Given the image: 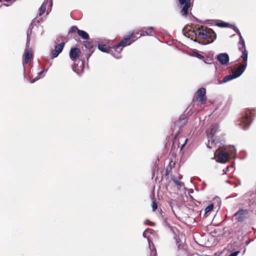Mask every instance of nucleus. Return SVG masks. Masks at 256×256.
Here are the masks:
<instances>
[{"mask_svg":"<svg viewBox=\"0 0 256 256\" xmlns=\"http://www.w3.org/2000/svg\"><path fill=\"white\" fill-rule=\"evenodd\" d=\"M216 26L220 28H231L232 26L227 22L219 20L218 22L216 24Z\"/></svg>","mask_w":256,"mask_h":256,"instance_id":"obj_24","label":"nucleus"},{"mask_svg":"<svg viewBox=\"0 0 256 256\" xmlns=\"http://www.w3.org/2000/svg\"><path fill=\"white\" fill-rule=\"evenodd\" d=\"M242 74V71H241L238 74H232L226 76L222 80V81L218 80H215L212 83L215 84H220L224 83L227 82L233 79L239 77Z\"/></svg>","mask_w":256,"mask_h":256,"instance_id":"obj_7","label":"nucleus"},{"mask_svg":"<svg viewBox=\"0 0 256 256\" xmlns=\"http://www.w3.org/2000/svg\"><path fill=\"white\" fill-rule=\"evenodd\" d=\"M185 32V30H184V29H183V30H182V32H183V33L185 34H184V32Z\"/></svg>","mask_w":256,"mask_h":256,"instance_id":"obj_46","label":"nucleus"},{"mask_svg":"<svg viewBox=\"0 0 256 256\" xmlns=\"http://www.w3.org/2000/svg\"><path fill=\"white\" fill-rule=\"evenodd\" d=\"M116 58H119L120 57H116Z\"/></svg>","mask_w":256,"mask_h":256,"instance_id":"obj_51","label":"nucleus"},{"mask_svg":"<svg viewBox=\"0 0 256 256\" xmlns=\"http://www.w3.org/2000/svg\"><path fill=\"white\" fill-rule=\"evenodd\" d=\"M239 253L240 251H235L234 252H232L229 256H237Z\"/></svg>","mask_w":256,"mask_h":256,"instance_id":"obj_39","label":"nucleus"},{"mask_svg":"<svg viewBox=\"0 0 256 256\" xmlns=\"http://www.w3.org/2000/svg\"><path fill=\"white\" fill-rule=\"evenodd\" d=\"M206 90L204 88H200L197 91V100L200 102L201 104H204L206 102Z\"/></svg>","mask_w":256,"mask_h":256,"instance_id":"obj_13","label":"nucleus"},{"mask_svg":"<svg viewBox=\"0 0 256 256\" xmlns=\"http://www.w3.org/2000/svg\"><path fill=\"white\" fill-rule=\"evenodd\" d=\"M78 34L84 40H88L90 38L88 34L83 30H78Z\"/></svg>","mask_w":256,"mask_h":256,"instance_id":"obj_22","label":"nucleus"},{"mask_svg":"<svg viewBox=\"0 0 256 256\" xmlns=\"http://www.w3.org/2000/svg\"><path fill=\"white\" fill-rule=\"evenodd\" d=\"M142 235H143V236L144 238H147V236H146V230L144 232L143 234H142Z\"/></svg>","mask_w":256,"mask_h":256,"instance_id":"obj_41","label":"nucleus"},{"mask_svg":"<svg viewBox=\"0 0 256 256\" xmlns=\"http://www.w3.org/2000/svg\"><path fill=\"white\" fill-rule=\"evenodd\" d=\"M217 60L222 65H226L229 62L230 57L227 53H220L217 56Z\"/></svg>","mask_w":256,"mask_h":256,"instance_id":"obj_14","label":"nucleus"},{"mask_svg":"<svg viewBox=\"0 0 256 256\" xmlns=\"http://www.w3.org/2000/svg\"><path fill=\"white\" fill-rule=\"evenodd\" d=\"M150 244H151V248H152V244H154L150 240Z\"/></svg>","mask_w":256,"mask_h":256,"instance_id":"obj_44","label":"nucleus"},{"mask_svg":"<svg viewBox=\"0 0 256 256\" xmlns=\"http://www.w3.org/2000/svg\"><path fill=\"white\" fill-rule=\"evenodd\" d=\"M225 140L224 138H221L219 136L217 137L216 141L214 142H213L212 144H214V146L217 148V149L222 148L224 146Z\"/></svg>","mask_w":256,"mask_h":256,"instance_id":"obj_18","label":"nucleus"},{"mask_svg":"<svg viewBox=\"0 0 256 256\" xmlns=\"http://www.w3.org/2000/svg\"><path fill=\"white\" fill-rule=\"evenodd\" d=\"M252 112L250 110H247L242 114L240 119L237 122V124L244 130L247 129L252 122Z\"/></svg>","mask_w":256,"mask_h":256,"instance_id":"obj_3","label":"nucleus"},{"mask_svg":"<svg viewBox=\"0 0 256 256\" xmlns=\"http://www.w3.org/2000/svg\"><path fill=\"white\" fill-rule=\"evenodd\" d=\"M178 240H178V239H176V241L177 244L178 242Z\"/></svg>","mask_w":256,"mask_h":256,"instance_id":"obj_47","label":"nucleus"},{"mask_svg":"<svg viewBox=\"0 0 256 256\" xmlns=\"http://www.w3.org/2000/svg\"><path fill=\"white\" fill-rule=\"evenodd\" d=\"M196 38L200 40H203L202 42H198L202 44H207L213 42L216 38V34L212 29L202 30H198L195 32Z\"/></svg>","mask_w":256,"mask_h":256,"instance_id":"obj_2","label":"nucleus"},{"mask_svg":"<svg viewBox=\"0 0 256 256\" xmlns=\"http://www.w3.org/2000/svg\"><path fill=\"white\" fill-rule=\"evenodd\" d=\"M98 48L100 51H101L102 52H106V53H110V48L106 46V45L98 43Z\"/></svg>","mask_w":256,"mask_h":256,"instance_id":"obj_20","label":"nucleus"},{"mask_svg":"<svg viewBox=\"0 0 256 256\" xmlns=\"http://www.w3.org/2000/svg\"><path fill=\"white\" fill-rule=\"evenodd\" d=\"M233 30L236 32L238 35L239 37H240V36H242V34H241V33L239 30V29L238 28V27L236 26H234L233 28Z\"/></svg>","mask_w":256,"mask_h":256,"instance_id":"obj_34","label":"nucleus"},{"mask_svg":"<svg viewBox=\"0 0 256 256\" xmlns=\"http://www.w3.org/2000/svg\"><path fill=\"white\" fill-rule=\"evenodd\" d=\"M144 28H142L141 30H140L138 32H134V34H138L140 32H141V34H140L141 36H153V34H151L150 32H148L147 31H144Z\"/></svg>","mask_w":256,"mask_h":256,"instance_id":"obj_25","label":"nucleus"},{"mask_svg":"<svg viewBox=\"0 0 256 256\" xmlns=\"http://www.w3.org/2000/svg\"><path fill=\"white\" fill-rule=\"evenodd\" d=\"M246 64H240V65L239 68H238V71L239 72H240L241 71H242V73L244 71V70L246 69Z\"/></svg>","mask_w":256,"mask_h":256,"instance_id":"obj_31","label":"nucleus"},{"mask_svg":"<svg viewBox=\"0 0 256 256\" xmlns=\"http://www.w3.org/2000/svg\"><path fill=\"white\" fill-rule=\"evenodd\" d=\"M46 70H45L44 68H43L42 70H41L40 72H38V76L36 77V79H35V78H34V80H32V81L31 82H32V83H33V82H34L36 80H38V78H40V77H38V76H40V75L44 73V72H46Z\"/></svg>","mask_w":256,"mask_h":256,"instance_id":"obj_32","label":"nucleus"},{"mask_svg":"<svg viewBox=\"0 0 256 256\" xmlns=\"http://www.w3.org/2000/svg\"><path fill=\"white\" fill-rule=\"evenodd\" d=\"M48 4V8H52V0H44V2H42V4L41 5L39 9V16H36V18H35L32 20L30 24V26H34V28L37 29V32L38 34H39L40 36H42L43 34L44 30L43 26L40 24H38V23L42 20V18L40 16L44 13L46 10V6Z\"/></svg>","mask_w":256,"mask_h":256,"instance_id":"obj_1","label":"nucleus"},{"mask_svg":"<svg viewBox=\"0 0 256 256\" xmlns=\"http://www.w3.org/2000/svg\"><path fill=\"white\" fill-rule=\"evenodd\" d=\"M182 140H184V142L180 146V150H182L184 147L188 142V139L184 138H182Z\"/></svg>","mask_w":256,"mask_h":256,"instance_id":"obj_35","label":"nucleus"},{"mask_svg":"<svg viewBox=\"0 0 256 256\" xmlns=\"http://www.w3.org/2000/svg\"><path fill=\"white\" fill-rule=\"evenodd\" d=\"M79 30L78 28L76 26H72L70 30H69V33H74L76 32H78V30Z\"/></svg>","mask_w":256,"mask_h":256,"instance_id":"obj_30","label":"nucleus"},{"mask_svg":"<svg viewBox=\"0 0 256 256\" xmlns=\"http://www.w3.org/2000/svg\"><path fill=\"white\" fill-rule=\"evenodd\" d=\"M190 56L196 57V58H198L200 60L204 59V56L202 55L198 54L196 50H194L192 51V52L190 54Z\"/></svg>","mask_w":256,"mask_h":256,"instance_id":"obj_26","label":"nucleus"},{"mask_svg":"<svg viewBox=\"0 0 256 256\" xmlns=\"http://www.w3.org/2000/svg\"><path fill=\"white\" fill-rule=\"evenodd\" d=\"M234 216L237 222H244L250 218V211L248 209L240 208Z\"/></svg>","mask_w":256,"mask_h":256,"instance_id":"obj_5","label":"nucleus"},{"mask_svg":"<svg viewBox=\"0 0 256 256\" xmlns=\"http://www.w3.org/2000/svg\"><path fill=\"white\" fill-rule=\"evenodd\" d=\"M152 208L153 211H155L156 210V208H158L157 204L156 203V202L154 201L152 202Z\"/></svg>","mask_w":256,"mask_h":256,"instance_id":"obj_37","label":"nucleus"},{"mask_svg":"<svg viewBox=\"0 0 256 256\" xmlns=\"http://www.w3.org/2000/svg\"><path fill=\"white\" fill-rule=\"evenodd\" d=\"M80 54L81 51L80 48L76 47L72 48L70 51V57L72 61H74Z\"/></svg>","mask_w":256,"mask_h":256,"instance_id":"obj_15","label":"nucleus"},{"mask_svg":"<svg viewBox=\"0 0 256 256\" xmlns=\"http://www.w3.org/2000/svg\"><path fill=\"white\" fill-rule=\"evenodd\" d=\"M134 32H130L128 36L124 37V38L118 44V47H124L131 44L135 40L131 42H130L129 43H128V42L130 40V38H136V39L138 38L136 37H134Z\"/></svg>","mask_w":256,"mask_h":256,"instance_id":"obj_10","label":"nucleus"},{"mask_svg":"<svg viewBox=\"0 0 256 256\" xmlns=\"http://www.w3.org/2000/svg\"><path fill=\"white\" fill-rule=\"evenodd\" d=\"M150 224L152 226H154L155 224L153 222H150Z\"/></svg>","mask_w":256,"mask_h":256,"instance_id":"obj_43","label":"nucleus"},{"mask_svg":"<svg viewBox=\"0 0 256 256\" xmlns=\"http://www.w3.org/2000/svg\"><path fill=\"white\" fill-rule=\"evenodd\" d=\"M168 204H170V206L171 207V208H172V206H173V204H174V202H172V201H170V202H168Z\"/></svg>","mask_w":256,"mask_h":256,"instance_id":"obj_40","label":"nucleus"},{"mask_svg":"<svg viewBox=\"0 0 256 256\" xmlns=\"http://www.w3.org/2000/svg\"><path fill=\"white\" fill-rule=\"evenodd\" d=\"M182 174H180V175L178 176V178H179V179H180H180H182Z\"/></svg>","mask_w":256,"mask_h":256,"instance_id":"obj_42","label":"nucleus"},{"mask_svg":"<svg viewBox=\"0 0 256 256\" xmlns=\"http://www.w3.org/2000/svg\"><path fill=\"white\" fill-rule=\"evenodd\" d=\"M84 46H85V48L88 50L89 53L88 54L87 52L85 54L86 58L87 59V61L88 60L89 58L92 56V54L94 52V50H93V48L94 46V44L92 40L90 41H86L84 42Z\"/></svg>","mask_w":256,"mask_h":256,"instance_id":"obj_11","label":"nucleus"},{"mask_svg":"<svg viewBox=\"0 0 256 256\" xmlns=\"http://www.w3.org/2000/svg\"><path fill=\"white\" fill-rule=\"evenodd\" d=\"M210 144H211V145H212V146H214V144H212V143H211V141H209V140H208V143H207V144H206V147H207L208 148H212V146H210Z\"/></svg>","mask_w":256,"mask_h":256,"instance_id":"obj_38","label":"nucleus"},{"mask_svg":"<svg viewBox=\"0 0 256 256\" xmlns=\"http://www.w3.org/2000/svg\"><path fill=\"white\" fill-rule=\"evenodd\" d=\"M32 58V49L30 47V45H28V46H27V45L26 44V49L24 52V56H23V61H22V64L24 66V73L25 74L26 72V68L25 65L28 64V61L30 60Z\"/></svg>","mask_w":256,"mask_h":256,"instance_id":"obj_6","label":"nucleus"},{"mask_svg":"<svg viewBox=\"0 0 256 256\" xmlns=\"http://www.w3.org/2000/svg\"><path fill=\"white\" fill-rule=\"evenodd\" d=\"M64 45L65 43L64 42H62L60 44L55 46L54 49L52 50L50 52L51 58L53 59L56 58L62 51Z\"/></svg>","mask_w":256,"mask_h":256,"instance_id":"obj_8","label":"nucleus"},{"mask_svg":"<svg viewBox=\"0 0 256 256\" xmlns=\"http://www.w3.org/2000/svg\"><path fill=\"white\" fill-rule=\"evenodd\" d=\"M84 69V60H79L78 63L74 64L72 66L73 70L78 75L83 72Z\"/></svg>","mask_w":256,"mask_h":256,"instance_id":"obj_12","label":"nucleus"},{"mask_svg":"<svg viewBox=\"0 0 256 256\" xmlns=\"http://www.w3.org/2000/svg\"><path fill=\"white\" fill-rule=\"evenodd\" d=\"M242 52V54L240 56V58H242L244 61H247L248 52L246 50H240Z\"/></svg>","mask_w":256,"mask_h":256,"instance_id":"obj_27","label":"nucleus"},{"mask_svg":"<svg viewBox=\"0 0 256 256\" xmlns=\"http://www.w3.org/2000/svg\"><path fill=\"white\" fill-rule=\"evenodd\" d=\"M171 179L173 181V182L178 186H184V182L178 181V180H176L174 177H172Z\"/></svg>","mask_w":256,"mask_h":256,"instance_id":"obj_28","label":"nucleus"},{"mask_svg":"<svg viewBox=\"0 0 256 256\" xmlns=\"http://www.w3.org/2000/svg\"><path fill=\"white\" fill-rule=\"evenodd\" d=\"M229 156L226 152H220L218 156L217 162L220 164L226 163L228 160Z\"/></svg>","mask_w":256,"mask_h":256,"instance_id":"obj_16","label":"nucleus"},{"mask_svg":"<svg viewBox=\"0 0 256 256\" xmlns=\"http://www.w3.org/2000/svg\"><path fill=\"white\" fill-rule=\"evenodd\" d=\"M143 28L146 29L147 30V32H150L151 34H152V30H154V28L152 26H149V27H147V28L144 27Z\"/></svg>","mask_w":256,"mask_h":256,"instance_id":"obj_36","label":"nucleus"},{"mask_svg":"<svg viewBox=\"0 0 256 256\" xmlns=\"http://www.w3.org/2000/svg\"><path fill=\"white\" fill-rule=\"evenodd\" d=\"M205 63H206V64H208V62H205ZM208 64H214V62H210V63H208Z\"/></svg>","mask_w":256,"mask_h":256,"instance_id":"obj_45","label":"nucleus"},{"mask_svg":"<svg viewBox=\"0 0 256 256\" xmlns=\"http://www.w3.org/2000/svg\"><path fill=\"white\" fill-rule=\"evenodd\" d=\"M148 242L149 245V248L150 250V256H157V252L156 248H155L154 244H152V248H151V244H150V240L148 238Z\"/></svg>","mask_w":256,"mask_h":256,"instance_id":"obj_23","label":"nucleus"},{"mask_svg":"<svg viewBox=\"0 0 256 256\" xmlns=\"http://www.w3.org/2000/svg\"><path fill=\"white\" fill-rule=\"evenodd\" d=\"M219 132V126L217 124H212L210 128L206 130V136L208 140L211 141L212 144L216 141L218 136L217 134Z\"/></svg>","mask_w":256,"mask_h":256,"instance_id":"obj_4","label":"nucleus"},{"mask_svg":"<svg viewBox=\"0 0 256 256\" xmlns=\"http://www.w3.org/2000/svg\"><path fill=\"white\" fill-rule=\"evenodd\" d=\"M228 168H229V166H227V167H226V170H228Z\"/></svg>","mask_w":256,"mask_h":256,"instance_id":"obj_50","label":"nucleus"},{"mask_svg":"<svg viewBox=\"0 0 256 256\" xmlns=\"http://www.w3.org/2000/svg\"><path fill=\"white\" fill-rule=\"evenodd\" d=\"M238 48L239 50H246L244 40L242 36L240 37V40L238 43Z\"/></svg>","mask_w":256,"mask_h":256,"instance_id":"obj_21","label":"nucleus"},{"mask_svg":"<svg viewBox=\"0 0 256 256\" xmlns=\"http://www.w3.org/2000/svg\"><path fill=\"white\" fill-rule=\"evenodd\" d=\"M122 46L118 47V44L114 46L115 50L118 53H120L122 51Z\"/></svg>","mask_w":256,"mask_h":256,"instance_id":"obj_33","label":"nucleus"},{"mask_svg":"<svg viewBox=\"0 0 256 256\" xmlns=\"http://www.w3.org/2000/svg\"><path fill=\"white\" fill-rule=\"evenodd\" d=\"M188 122V118L186 117L183 116L180 117L178 120L176 121L175 123L176 126H178L180 128V130H178V134L180 132V130H182V128L185 126V124Z\"/></svg>","mask_w":256,"mask_h":256,"instance_id":"obj_17","label":"nucleus"},{"mask_svg":"<svg viewBox=\"0 0 256 256\" xmlns=\"http://www.w3.org/2000/svg\"><path fill=\"white\" fill-rule=\"evenodd\" d=\"M1 1H2V0H0V2H1Z\"/></svg>","mask_w":256,"mask_h":256,"instance_id":"obj_52","label":"nucleus"},{"mask_svg":"<svg viewBox=\"0 0 256 256\" xmlns=\"http://www.w3.org/2000/svg\"><path fill=\"white\" fill-rule=\"evenodd\" d=\"M226 174V171L224 172V173H223V174Z\"/></svg>","mask_w":256,"mask_h":256,"instance_id":"obj_48","label":"nucleus"},{"mask_svg":"<svg viewBox=\"0 0 256 256\" xmlns=\"http://www.w3.org/2000/svg\"><path fill=\"white\" fill-rule=\"evenodd\" d=\"M182 6L180 13L182 16H186L188 14V8L190 6V0H178Z\"/></svg>","mask_w":256,"mask_h":256,"instance_id":"obj_9","label":"nucleus"},{"mask_svg":"<svg viewBox=\"0 0 256 256\" xmlns=\"http://www.w3.org/2000/svg\"><path fill=\"white\" fill-rule=\"evenodd\" d=\"M214 208V204H209L208 206L206 207L205 208V214H206L207 213L210 212Z\"/></svg>","mask_w":256,"mask_h":256,"instance_id":"obj_29","label":"nucleus"},{"mask_svg":"<svg viewBox=\"0 0 256 256\" xmlns=\"http://www.w3.org/2000/svg\"><path fill=\"white\" fill-rule=\"evenodd\" d=\"M36 28H34V26H32L30 25L29 26V28L27 31V33H26L27 38H26V44L28 47V45H30V36L32 33V30H34Z\"/></svg>","mask_w":256,"mask_h":256,"instance_id":"obj_19","label":"nucleus"},{"mask_svg":"<svg viewBox=\"0 0 256 256\" xmlns=\"http://www.w3.org/2000/svg\"><path fill=\"white\" fill-rule=\"evenodd\" d=\"M236 152V150L234 149V152H232L233 153V152Z\"/></svg>","mask_w":256,"mask_h":256,"instance_id":"obj_49","label":"nucleus"}]
</instances>
